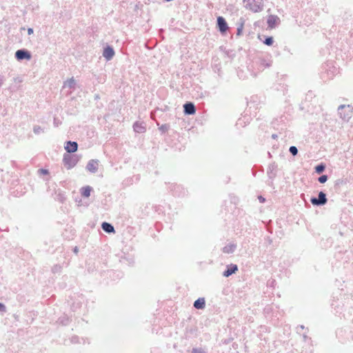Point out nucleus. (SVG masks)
<instances>
[{
	"label": "nucleus",
	"instance_id": "58836bf2",
	"mask_svg": "<svg viewBox=\"0 0 353 353\" xmlns=\"http://www.w3.org/2000/svg\"><path fill=\"white\" fill-rule=\"evenodd\" d=\"M213 70L215 73H217L219 76H221V67L220 63H215L212 65Z\"/></svg>",
	"mask_w": 353,
	"mask_h": 353
},
{
	"label": "nucleus",
	"instance_id": "dca6fc26",
	"mask_svg": "<svg viewBox=\"0 0 353 353\" xmlns=\"http://www.w3.org/2000/svg\"><path fill=\"white\" fill-rule=\"evenodd\" d=\"M281 23L280 18L277 15L270 14L267 19L268 28L274 29Z\"/></svg>",
	"mask_w": 353,
	"mask_h": 353
},
{
	"label": "nucleus",
	"instance_id": "f704fd0d",
	"mask_svg": "<svg viewBox=\"0 0 353 353\" xmlns=\"http://www.w3.org/2000/svg\"><path fill=\"white\" fill-rule=\"evenodd\" d=\"M120 261L123 263H126L129 265L134 263V259L132 257H127L125 256H121Z\"/></svg>",
	"mask_w": 353,
	"mask_h": 353
},
{
	"label": "nucleus",
	"instance_id": "052dcab7",
	"mask_svg": "<svg viewBox=\"0 0 353 353\" xmlns=\"http://www.w3.org/2000/svg\"><path fill=\"white\" fill-rule=\"evenodd\" d=\"M259 3L260 4H264L263 0H254V3L256 5L259 4Z\"/></svg>",
	"mask_w": 353,
	"mask_h": 353
},
{
	"label": "nucleus",
	"instance_id": "c03bdc74",
	"mask_svg": "<svg viewBox=\"0 0 353 353\" xmlns=\"http://www.w3.org/2000/svg\"><path fill=\"white\" fill-rule=\"evenodd\" d=\"M61 270V266L60 265H54L52 268V272L53 273L60 272Z\"/></svg>",
	"mask_w": 353,
	"mask_h": 353
},
{
	"label": "nucleus",
	"instance_id": "9b49d317",
	"mask_svg": "<svg viewBox=\"0 0 353 353\" xmlns=\"http://www.w3.org/2000/svg\"><path fill=\"white\" fill-rule=\"evenodd\" d=\"M14 58L18 61H30L32 59V53L26 48L19 49L14 53Z\"/></svg>",
	"mask_w": 353,
	"mask_h": 353
},
{
	"label": "nucleus",
	"instance_id": "f3484780",
	"mask_svg": "<svg viewBox=\"0 0 353 353\" xmlns=\"http://www.w3.org/2000/svg\"><path fill=\"white\" fill-rule=\"evenodd\" d=\"M239 270L238 265L236 264L230 263L227 265L225 270L222 273V276L223 277L228 278L235 274Z\"/></svg>",
	"mask_w": 353,
	"mask_h": 353
},
{
	"label": "nucleus",
	"instance_id": "e433bc0d",
	"mask_svg": "<svg viewBox=\"0 0 353 353\" xmlns=\"http://www.w3.org/2000/svg\"><path fill=\"white\" fill-rule=\"evenodd\" d=\"M70 343H73V344H76V343H81V339L77 336V335H74L72 336L70 339ZM81 340L83 341V343H85V339L81 338Z\"/></svg>",
	"mask_w": 353,
	"mask_h": 353
},
{
	"label": "nucleus",
	"instance_id": "603ef678",
	"mask_svg": "<svg viewBox=\"0 0 353 353\" xmlns=\"http://www.w3.org/2000/svg\"><path fill=\"white\" fill-rule=\"evenodd\" d=\"M258 199H259V202H260V203H265V201H266V200H265V197H263V196H261V195H259V196H258Z\"/></svg>",
	"mask_w": 353,
	"mask_h": 353
},
{
	"label": "nucleus",
	"instance_id": "2eb2a0df",
	"mask_svg": "<svg viewBox=\"0 0 353 353\" xmlns=\"http://www.w3.org/2000/svg\"><path fill=\"white\" fill-rule=\"evenodd\" d=\"M277 169H278V165L275 162L271 163L268 169H267V174L268 176V179H270L271 183H273V180L276 178L277 174Z\"/></svg>",
	"mask_w": 353,
	"mask_h": 353
},
{
	"label": "nucleus",
	"instance_id": "a211bd4d",
	"mask_svg": "<svg viewBox=\"0 0 353 353\" xmlns=\"http://www.w3.org/2000/svg\"><path fill=\"white\" fill-rule=\"evenodd\" d=\"M183 107L185 115H193L196 113V109L192 102L187 101L183 104Z\"/></svg>",
	"mask_w": 353,
	"mask_h": 353
},
{
	"label": "nucleus",
	"instance_id": "09e8293b",
	"mask_svg": "<svg viewBox=\"0 0 353 353\" xmlns=\"http://www.w3.org/2000/svg\"><path fill=\"white\" fill-rule=\"evenodd\" d=\"M108 274H109L110 276H114L115 274L119 276H120L121 274H122L121 272H117V271H112V270H110V271H108Z\"/></svg>",
	"mask_w": 353,
	"mask_h": 353
},
{
	"label": "nucleus",
	"instance_id": "0e129e2a",
	"mask_svg": "<svg viewBox=\"0 0 353 353\" xmlns=\"http://www.w3.org/2000/svg\"><path fill=\"white\" fill-rule=\"evenodd\" d=\"M167 109H168V106H165V108H163V109H160L159 108H157L155 111L161 110V111L163 112V111H165Z\"/></svg>",
	"mask_w": 353,
	"mask_h": 353
},
{
	"label": "nucleus",
	"instance_id": "412c9836",
	"mask_svg": "<svg viewBox=\"0 0 353 353\" xmlns=\"http://www.w3.org/2000/svg\"><path fill=\"white\" fill-rule=\"evenodd\" d=\"M99 163L98 159H91L88 162L85 169L91 173H96L99 169Z\"/></svg>",
	"mask_w": 353,
	"mask_h": 353
},
{
	"label": "nucleus",
	"instance_id": "473e14b6",
	"mask_svg": "<svg viewBox=\"0 0 353 353\" xmlns=\"http://www.w3.org/2000/svg\"><path fill=\"white\" fill-rule=\"evenodd\" d=\"M325 168H326V165L325 163H320L319 164H317L315 167H314V172L316 173V174H322L325 170Z\"/></svg>",
	"mask_w": 353,
	"mask_h": 353
},
{
	"label": "nucleus",
	"instance_id": "680f3d73",
	"mask_svg": "<svg viewBox=\"0 0 353 353\" xmlns=\"http://www.w3.org/2000/svg\"><path fill=\"white\" fill-rule=\"evenodd\" d=\"M72 251L74 254H77L78 252H79V248L77 246H75L73 249H72Z\"/></svg>",
	"mask_w": 353,
	"mask_h": 353
},
{
	"label": "nucleus",
	"instance_id": "b1692460",
	"mask_svg": "<svg viewBox=\"0 0 353 353\" xmlns=\"http://www.w3.org/2000/svg\"><path fill=\"white\" fill-rule=\"evenodd\" d=\"M237 245L234 243L227 244L222 248V252L225 254H233L236 250Z\"/></svg>",
	"mask_w": 353,
	"mask_h": 353
},
{
	"label": "nucleus",
	"instance_id": "ddd939ff",
	"mask_svg": "<svg viewBox=\"0 0 353 353\" xmlns=\"http://www.w3.org/2000/svg\"><path fill=\"white\" fill-rule=\"evenodd\" d=\"M271 126L274 130L279 132L280 134L285 132L288 128V125H285L284 123L279 122V119L277 118L272 120L271 122Z\"/></svg>",
	"mask_w": 353,
	"mask_h": 353
},
{
	"label": "nucleus",
	"instance_id": "37998d69",
	"mask_svg": "<svg viewBox=\"0 0 353 353\" xmlns=\"http://www.w3.org/2000/svg\"><path fill=\"white\" fill-rule=\"evenodd\" d=\"M192 353H207V352L201 347H193L192 350Z\"/></svg>",
	"mask_w": 353,
	"mask_h": 353
},
{
	"label": "nucleus",
	"instance_id": "e2e57ef3",
	"mask_svg": "<svg viewBox=\"0 0 353 353\" xmlns=\"http://www.w3.org/2000/svg\"><path fill=\"white\" fill-rule=\"evenodd\" d=\"M243 72L242 70H239L237 72V74H238V77L240 78V79H242L243 78Z\"/></svg>",
	"mask_w": 353,
	"mask_h": 353
},
{
	"label": "nucleus",
	"instance_id": "8fccbe9b",
	"mask_svg": "<svg viewBox=\"0 0 353 353\" xmlns=\"http://www.w3.org/2000/svg\"><path fill=\"white\" fill-rule=\"evenodd\" d=\"M345 181L342 179H337L335 182V185H340L341 184H343V183H345Z\"/></svg>",
	"mask_w": 353,
	"mask_h": 353
},
{
	"label": "nucleus",
	"instance_id": "7c9ffc66",
	"mask_svg": "<svg viewBox=\"0 0 353 353\" xmlns=\"http://www.w3.org/2000/svg\"><path fill=\"white\" fill-rule=\"evenodd\" d=\"M289 112L290 109L286 112L277 117V119H279V122L284 123L285 125H288V123L292 119L291 114Z\"/></svg>",
	"mask_w": 353,
	"mask_h": 353
},
{
	"label": "nucleus",
	"instance_id": "c756f323",
	"mask_svg": "<svg viewBox=\"0 0 353 353\" xmlns=\"http://www.w3.org/2000/svg\"><path fill=\"white\" fill-rule=\"evenodd\" d=\"M93 190V188L90 185H85L82 187L80 189V193L81 196L84 198H88L90 196L91 192Z\"/></svg>",
	"mask_w": 353,
	"mask_h": 353
},
{
	"label": "nucleus",
	"instance_id": "f03ea898",
	"mask_svg": "<svg viewBox=\"0 0 353 353\" xmlns=\"http://www.w3.org/2000/svg\"><path fill=\"white\" fill-rule=\"evenodd\" d=\"M271 65L272 61H270L268 57H258L252 61V65H249L248 68V70L251 71V74L253 77H256L258 72L263 71L267 68H270Z\"/></svg>",
	"mask_w": 353,
	"mask_h": 353
},
{
	"label": "nucleus",
	"instance_id": "a19ab883",
	"mask_svg": "<svg viewBox=\"0 0 353 353\" xmlns=\"http://www.w3.org/2000/svg\"><path fill=\"white\" fill-rule=\"evenodd\" d=\"M328 180V176L327 174H322L318 178V181L320 183H325Z\"/></svg>",
	"mask_w": 353,
	"mask_h": 353
},
{
	"label": "nucleus",
	"instance_id": "2f4dec72",
	"mask_svg": "<svg viewBox=\"0 0 353 353\" xmlns=\"http://www.w3.org/2000/svg\"><path fill=\"white\" fill-rule=\"evenodd\" d=\"M76 84L77 83L74 79L72 77L64 82L63 86L74 90L76 88Z\"/></svg>",
	"mask_w": 353,
	"mask_h": 353
},
{
	"label": "nucleus",
	"instance_id": "ea45409f",
	"mask_svg": "<svg viewBox=\"0 0 353 353\" xmlns=\"http://www.w3.org/2000/svg\"><path fill=\"white\" fill-rule=\"evenodd\" d=\"M289 152L293 157H295L298 154L299 150L296 146L292 145L289 148Z\"/></svg>",
	"mask_w": 353,
	"mask_h": 353
},
{
	"label": "nucleus",
	"instance_id": "39448f33",
	"mask_svg": "<svg viewBox=\"0 0 353 353\" xmlns=\"http://www.w3.org/2000/svg\"><path fill=\"white\" fill-rule=\"evenodd\" d=\"M252 108H254L255 110L257 109V108H255V101L254 100V97H252L250 101L248 102V108H246L245 111V114L238 119L236 124L237 126L244 127L247 124L250 123L251 117L248 115V113L249 112L250 114H252Z\"/></svg>",
	"mask_w": 353,
	"mask_h": 353
},
{
	"label": "nucleus",
	"instance_id": "338daca9",
	"mask_svg": "<svg viewBox=\"0 0 353 353\" xmlns=\"http://www.w3.org/2000/svg\"><path fill=\"white\" fill-rule=\"evenodd\" d=\"M26 30V28H25V27H21V28H20V30H21V31H22V30Z\"/></svg>",
	"mask_w": 353,
	"mask_h": 353
},
{
	"label": "nucleus",
	"instance_id": "0eeeda50",
	"mask_svg": "<svg viewBox=\"0 0 353 353\" xmlns=\"http://www.w3.org/2000/svg\"><path fill=\"white\" fill-rule=\"evenodd\" d=\"M168 190L175 197H184L188 194V190L180 184L168 183Z\"/></svg>",
	"mask_w": 353,
	"mask_h": 353
},
{
	"label": "nucleus",
	"instance_id": "f257e3e1",
	"mask_svg": "<svg viewBox=\"0 0 353 353\" xmlns=\"http://www.w3.org/2000/svg\"><path fill=\"white\" fill-rule=\"evenodd\" d=\"M350 301L351 299L349 295L340 292L339 294L332 296L331 307L336 314H341L344 308L350 304Z\"/></svg>",
	"mask_w": 353,
	"mask_h": 353
},
{
	"label": "nucleus",
	"instance_id": "aec40b11",
	"mask_svg": "<svg viewBox=\"0 0 353 353\" xmlns=\"http://www.w3.org/2000/svg\"><path fill=\"white\" fill-rule=\"evenodd\" d=\"M83 301L84 296L82 294L77 295V297H74V299L71 304V310L73 312H76L81 307Z\"/></svg>",
	"mask_w": 353,
	"mask_h": 353
},
{
	"label": "nucleus",
	"instance_id": "6ab92c4d",
	"mask_svg": "<svg viewBox=\"0 0 353 353\" xmlns=\"http://www.w3.org/2000/svg\"><path fill=\"white\" fill-rule=\"evenodd\" d=\"M64 148L66 153L74 154L78 150V143L77 141H67L65 142Z\"/></svg>",
	"mask_w": 353,
	"mask_h": 353
},
{
	"label": "nucleus",
	"instance_id": "4be33fe9",
	"mask_svg": "<svg viewBox=\"0 0 353 353\" xmlns=\"http://www.w3.org/2000/svg\"><path fill=\"white\" fill-rule=\"evenodd\" d=\"M132 128L136 133L142 134L146 131V125L143 121H135L133 123Z\"/></svg>",
	"mask_w": 353,
	"mask_h": 353
},
{
	"label": "nucleus",
	"instance_id": "7ed1b4c3",
	"mask_svg": "<svg viewBox=\"0 0 353 353\" xmlns=\"http://www.w3.org/2000/svg\"><path fill=\"white\" fill-rule=\"evenodd\" d=\"M338 72L339 68L335 66L332 61H327L323 63L321 67L320 77L324 82H326L332 79Z\"/></svg>",
	"mask_w": 353,
	"mask_h": 353
},
{
	"label": "nucleus",
	"instance_id": "c9c22d12",
	"mask_svg": "<svg viewBox=\"0 0 353 353\" xmlns=\"http://www.w3.org/2000/svg\"><path fill=\"white\" fill-rule=\"evenodd\" d=\"M196 328H190L186 331V338L192 337L196 335Z\"/></svg>",
	"mask_w": 353,
	"mask_h": 353
},
{
	"label": "nucleus",
	"instance_id": "72a5a7b5",
	"mask_svg": "<svg viewBox=\"0 0 353 353\" xmlns=\"http://www.w3.org/2000/svg\"><path fill=\"white\" fill-rule=\"evenodd\" d=\"M245 24V19L242 17L240 18L239 22L238 23V27L236 28V35L241 36L243 33V26Z\"/></svg>",
	"mask_w": 353,
	"mask_h": 353
},
{
	"label": "nucleus",
	"instance_id": "4c0bfd02",
	"mask_svg": "<svg viewBox=\"0 0 353 353\" xmlns=\"http://www.w3.org/2000/svg\"><path fill=\"white\" fill-rule=\"evenodd\" d=\"M170 124L164 123L159 127V130L161 134H164L168 131V130L170 129Z\"/></svg>",
	"mask_w": 353,
	"mask_h": 353
},
{
	"label": "nucleus",
	"instance_id": "423d86ee",
	"mask_svg": "<svg viewBox=\"0 0 353 353\" xmlns=\"http://www.w3.org/2000/svg\"><path fill=\"white\" fill-rule=\"evenodd\" d=\"M80 160V157L77 154L65 153L63 157V163L67 170L73 168Z\"/></svg>",
	"mask_w": 353,
	"mask_h": 353
},
{
	"label": "nucleus",
	"instance_id": "864d4df0",
	"mask_svg": "<svg viewBox=\"0 0 353 353\" xmlns=\"http://www.w3.org/2000/svg\"><path fill=\"white\" fill-rule=\"evenodd\" d=\"M6 310V305L2 303H0V312H4Z\"/></svg>",
	"mask_w": 353,
	"mask_h": 353
},
{
	"label": "nucleus",
	"instance_id": "bb28decb",
	"mask_svg": "<svg viewBox=\"0 0 353 353\" xmlns=\"http://www.w3.org/2000/svg\"><path fill=\"white\" fill-rule=\"evenodd\" d=\"M101 228H102V230L105 232H106L108 234H114V233H115V230H114V228L113 225L112 223H108V222L103 221L101 223Z\"/></svg>",
	"mask_w": 353,
	"mask_h": 353
},
{
	"label": "nucleus",
	"instance_id": "6e6d98bb",
	"mask_svg": "<svg viewBox=\"0 0 353 353\" xmlns=\"http://www.w3.org/2000/svg\"><path fill=\"white\" fill-rule=\"evenodd\" d=\"M303 339L305 342H306L307 340H311V339L309 338L306 334H303Z\"/></svg>",
	"mask_w": 353,
	"mask_h": 353
},
{
	"label": "nucleus",
	"instance_id": "20e7f679",
	"mask_svg": "<svg viewBox=\"0 0 353 353\" xmlns=\"http://www.w3.org/2000/svg\"><path fill=\"white\" fill-rule=\"evenodd\" d=\"M353 22V16L349 11H343L335 19V26L348 27Z\"/></svg>",
	"mask_w": 353,
	"mask_h": 353
},
{
	"label": "nucleus",
	"instance_id": "4d7b16f0",
	"mask_svg": "<svg viewBox=\"0 0 353 353\" xmlns=\"http://www.w3.org/2000/svg\"><path fill=\"white\" fill-rule=\"evenodd\" d=\"M280 134L279 133V132H277L276 133H274L272 134L271 137L273 139H276L278 138L279 135Z\"/></svg>",
	"mask_w": 353,
	"mask_h": 353
},
{
	"label": "nucleus",
	"instance_id": "a878e982",
	"mask_svg": "<svg viewBox=\"0 0 353 353\" xmlns=\"http://www.w3.org/2000/svg\"><path fill=\"white\" fill-rule=\"evenodd\" d=\"M245 8L247 10H250V11L254 12V13H256V12H260L261 11L263 10L264 9V4H254V3H252V4H248V6H245Z\"/></svg>",
	"mask_w": 353,
	"mask_h": 353
},
{
	"label": "nucleus",
	"instance_id": "a18cd8bd",
	"mask_svg": "<svg viewBox=\"0 0 353 353\" xmlns=\"http://www.w3.org/2000/svg\"><path fill=\"white\" fill-rule=\"evenodd\" d=\"M265 244V246L268 247V245H270L272 243V239L270 236H267L264 238Z\"/></svg>",
	"mask_w": 353,
	"mask_h": 353
},
{
	"label": "nucleus",
	"instance_id": "79ce46f5",
	"mask_svg": "<svg viewBox=\"0 0 353 353\" xmlns=\"http://www.w3.org/2000/svg\"><path fill=\"white\" fill-rule=\"evenodd\" d=\"M33 132L36 134H39L41 132H43L44 130L39 125H34L33 127Z\"/></svg>",
	"mask_w": 353,
	"mask_h": 353
},
{
	"label": "nucleus",
	"instance_id": "c85d7f7f",
	"mask_svg": "<svg viewBox=\"0 0 353 353\" xmlns=\"http://www.w3.org/2000/svg\"><path fill=\"white\" fill-rule=\"evenodd\" d=\"M258 38L266 46H271L274 43V38L272 36L258 35Z\"/></svg>",
	"mask_w": 353,
	"mask_h": 353
},
{
	"label": "nucleus",
	"instance_id": "4468645a",
	"mask_svg": "<svg viewBox=\"0 0 353 353\" xmlns=\"http://www.w3.org/2000/svg\"><path fill=\"white\" fill-rule=\"evenodd\" d=\"M102 54L106 61L112 60L115 54L114 48L112 46L107 44L103 48Z\"/></svg>",
	"mask_w": 353,
	"mask_h": 353
},
{
	"label": "nucleus",
	"instance_id": "69168bd1",
	"mask_svg": "<svg viewBox=\"0 0 353 353\" xmlns=\"http://www.w3.org/2000/svg\"><path fill=\"white\" fill-rule=\"evenodd\" d=\"M299 328H300V329H301V330H304V329H305V326H304V325H299V326L297 327V329H299Z\"/></svg>",
	"mask_w": 353,
	"mask_h": 353
},
{
	"label": "nucleus",
	"instance_id": "cd10ccee",
	"mask_svg": "<svg viewBox=\"0 0 353 353\" xmlns=\"http://www.w3.org/2000/svg\"><path fill=\"white\" fill-rule=\"evenodd\" d=\"M72 321V319L70 317H69L67 314H63L62 316L59 317V319L57 321V323L59 325L66 326L69 325V323Z\"/></svg>",
	"mask_w": 353,
	"mask_h": 353
},
{
	"label": "nucleus",
	"instance_id": "49530a36",
	"mask_svg": "<svg viewBox=\"0 0 353 353\" xmlns=\"http://www.w3.org/2000/svg\"><path fill=\"white\" fill-rule=\"evenodd\" d=\"M38 173L41 175H47L49 174V170L46 168H40L38 170Z\"/></svg>",
	"mask_w": 353,
	"mask_h": 353
},
{
	"label": "nucleus",
	"instance_id": "5fc2aeb1",
	"mask_svg": "<svg viewBox=\"0 0 353 353\" xmlns=\"http://www.w3.org/2000/svg\"><path fill=\"white\" fill-rule=\"evenodd\" d=\"M5 81V78L3 76L0 75V88L2 86Z\"/></svg>",
	"mask_w": 353,
	"mask_h": 353
},
{
	"label": "nucleus",
	"instance_id": "393cba45",
	"mask_svg": "<svg viewBox=\"0 0 353 353\" xmlns=\"http://www.w3.org/2000/svg\"><path fill=\"white\" fill-rule=\"evenodd\" d=\"M193 307L196 310H203L205 307V299L204 297H199L193 303Z\"/></svg>",
	"mask_w": 353,
	"mask_h": 353
},
{
	"label": "nucleus",
	"instance_id": "774afa93",
	"mask_svg": "<svg viewBox=\"0 0 353 353\" xmlns=\"http://www.w3.org/2000/svg\"><path fill=\"white\" fill-rule=\"evenodd\" d=\"M9 353H18L17 352L10 351Z\"/></svg>",
	"mask_w": 353,
	"mask_h": 353
},
{
	"label": "nucleus",
	"instance_id": "9d476101",
	"mask_svg": "<svg viewBox=\"0 0 353 353\" xmlns=\"http://www.w3.org/2000/svg\"><path fill=\"white\" fill-rule=\"evenodd\" d=\"M337 111L340 118L343 121H348L352 117L351 106L350 105H340Z\"/></svg>",
	"mask_w": 353,
	"mask_h": 353
},
{
	"label": "nucleus",
	"instance_id": "bf43d9fd",
	"mask_svg": "<svg viewBox=\"0 0 353 353\" xmlns=\"http://www.w3.org/2000/svg\"><path fill=\"white\" fill-rule=\"evenodd\" d=\"M261 21H256L254 23V26L255 27H259L261 23Z\"/></svg>",
	"mask_w": 353,
	"mask_h": 353
},
{
	"label": "nucleus",
	"instance_id": "1a4fd4ad",
	"mask_svg": "<svg viewBox=\"0 0 353 353\" xmlns=\"http://www.w3.org/2000/svg\"><path fill=\"white\" fill-rule=\"evenodd\" d=\"M310 202L314 206H323L327 202V194L323 191H320L318 193V196H312L310 198Z\"/></svg>",
	"mask_w": 353,
	"mask_h": 353
},
{
	"label": "nucleus",
	"instance_id": "5701e85b",
	"mask_svg": "<svg viewBox=\"0 0 353 353\" xmlns=\"http://www.w3.org/2000/svg\"><path fill=\"white\" fill-rule=\"evenodd\" d=\"M55 197L54 199L61 203H64L67 199L65 194L61 189L56 190L54 191Z\"/></svg>",
	"mask_w": 353,
	"mask_h": 353
},
{
	"label": "nucleus",
	"instance_id": "f8f14e48",
	"mask_svg": "<svg viewBox=\"0 0 353 353\" xmlns=\"http://www.w3.org/2000/svg\"><path fill=\"white\" fill-rule=\"evenodd\" d=\"M216 27L222 35H225L228 29V25L225 19L222 16H219L216 19Z\"/></svg>",
	"mask_w": 353,
	"mask_h": 353
},
{
	"label": "nucleus",
	"instance_id": "6e6552de",
	"mask_svg": "<svg viewBox=\"0 0 353 353\" xmlns=\"http://www.w3.org/2000/svg\"><path fill=\"white\" fill-rule=\"evenodd\" d=\"M314 97L315 95L312 91H308L305 94V101L299 105L300 110L307 112H312V109L314 107L312 100Z\"/></svg>",
	"mask_w": 353,
	"mask_h": 353
},
{
	"label": "nucleus",
	"instance_id": "13d9d810",
	"mask_svg": "<svg viewBox=\"0 0 353 353\" xmlns=\"http://www.w3.org/2000/svg\"><path fill=\"white\" fill-rule=\"evenodd\" d=\"M27 32H28V34L29 35H30V34H33V32H34V30H33V28H28V29H27Z\"/></svg>",
	"mask_w": 353,
	"mask_h": 353
},
{
	"label": "nucleus",
	"instance_id": "de8ad7c7",
	"mask_svg": "<svg viewBox=\"0 0 353 353\" xmlns=\"http://www.w3.org/2000/svg\"><path fill=\"white\" fill-rule=\"evenodd\" d=\"M153 208L154 209V211L157 212L158 214H161L163 212V207L160 205H156L153 206Z\"/></svg>",
	"mask_w": 353,
	"mask_h": 353
},
{
	"label": "nucleus",
	"instance_id": "3c124183",
	"mask_svg": "<svg viewBox=\"0 0 353 353\" xmlns=\"http://www.w3.org/2000/svg\"><path fill=\"white\" fill-rule=\"evenodd\" d=\"M254 0H243V2L244 3V7L248 6V4L254 3Z\"/></svg>",
	"mask_w": 353,
	"mask_h": 353
}]
</instances>
